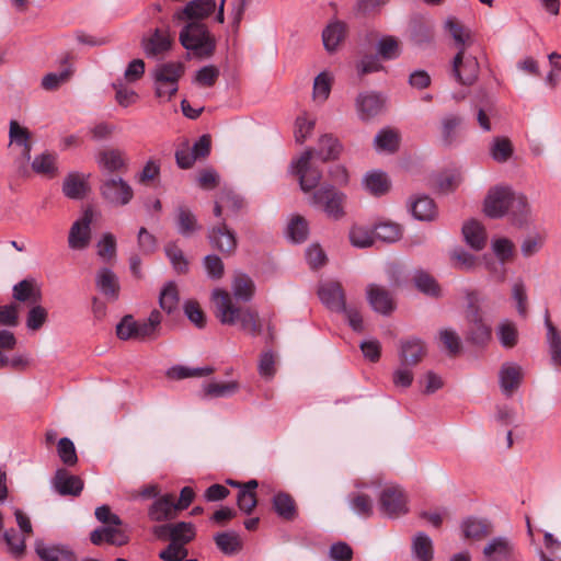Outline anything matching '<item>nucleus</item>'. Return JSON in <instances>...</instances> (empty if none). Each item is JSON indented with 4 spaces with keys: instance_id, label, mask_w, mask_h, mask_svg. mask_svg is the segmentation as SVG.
Segmentation results:
<instances>
[{
    "instance_id": "f257e3e1",
    "label": "nucleus",
    "mask_w": 561,
    "mask_h": 561,
    "mask_svg": "<svg viewBox=\"0 0 561 561\" xmlns=\"http://www.w3.org/2000/svg\"><path fill=\"white\" fill-rule=\"evenodd\" d=\"M215 316L221 324L236 325L240 330L256 336L262 332L259 313L250 308L238 307L232 296L225 289L216 288L211 293Z\"/></svg>"
},
{
    "instance_id": "f03ea898",
    "label": "nucleus",
    "mask_w": 561,
    "mask_h": 561,
    "mask_svg": "<svg viewBox=\"0 0 561 561\" xmlns=\"http://www.w3.org/2000/svg\"><path fill=\"white\" fill-rule=\"evenodd\" d=\"M183 23L185 24L179 34L181 45L197 57H210L215 51L216 41L207 25L198 21H184Z\"/></svg>"
},
{
    "instance_id": "7ed1b4c3",
    "label": "nucleus",
    "mask_w": 561,
    "mask_h": 561,
    "mask_svg": "<svg viewBox=\"0 0 561 561\" xmlns=\"http://www.w3.org/2000/svg\"><path fill=\"white\" fill-rule=\"evenodd\" d=\"M171 539L169 546L159 553L163 561H196L185 560L188 554L186 545L195 537V527L192 523L180 522L171 524Z\"/></svg>"
},
{
    "instance_id": "20e7f679",
    "label": "nucleus",
    "mask_w": 561,
    "mask_h": 561,
    "mask_svg": "<svg viewBox=\"0 0 561 561\" xmlns=\"http://www.w3.org/2000/svg\"><path fill=\"white\" fill-rule=\"evenodd\" d=\"M310 203L314 206H321L325 215L334 220H339L345 215L346 195L330 184L314 191Z\"/></svg>"
},
{
    "instance_id": "39448f33",
    "label": "nucleus",
    "mask_w": 561,
    "mask_h": 561,
    "mask_svg": "<svg viewBox=\"0 0 561 561\" xmlns=\"http://www.w3.org/2000/svg\"><path fill=\"white\" fill-rule=\"evenodd\" d=\"M100 194L105 202L115 207L128 205L134 198V188L119 175H107L102 180Z\"/></svg>"
},
{
    "instance_id": "423d86ee",
    "label": "nucleus",
    "mask_w": 561,
    "mask_h": 561,
    "mask_svg": "<svg viewBox=\"0 0 561 561\" xmlns=\"http://www.w3.org/2000/svg\"><path fill=\"white\" fill-rule=\"evenodd\" d=\"M140 44L147 57L164 55L171 50L174 44V37L171 33L170 25L163 22L161 26L150 30L141 37Z\"/></svg>"
},
{
    "instance_id": "0eeeda50",
    "label": "nucleus",
    "mask_w": 561,
    "mask_h": 561,
    "mask_svg": "<svg viewBox=\"0 0 561 561\" xmlns=\"http://www.w3.org/2000/svg\"><path fill=\"white\" fill-rule=\"evenodd\" d=\"M313 157L314 150L309 148L291 162L293 172L298 176L300 188L305 193L314 190L322 178V172L311 163Z\"/></svg>"
},
{
    "instance_id": "6e6552de",
    "label": "nucleus",
    "mask_w": 561,
    "mask_h": 561,
    "mask_svg": "<svg viewBox=\"0 0 561 561\" xmlns=\"http://www.w3.org/2000/svg\"><path fill=\"white\" fill-rule=\"evenodd\" d=\"M515 191L507 185H496L489 190L483 210L490 218L497 219L506 216Z\"/></svg>"
},
{
    "instance_id": "1a4fd4ad",
    "label": "nucleus",
    "mask_w": 561,
    "mask_h": 561,
    "mask_svg": "<svg viewBox=\"0 0 561 561\" xmlns=\"http://www.w3.org/2000/svg\"><path fill=\"white\" fill-rule=\"evenodd\" d=\"M480 66L477 58L459 49L451 62V75L462 85H472L479 77Z\"/></svg>"
},
{
    "instance_id": "9d476101",
    "label": "nucleus",
    "mask_w": 561,
    "mask_h": 561,
    "mask_svg": "<svg viewBox=\"0 0 561 561\" xmlns=\"http://www.w3.org/2000/svg\"><path fill=\"white\" fill-rule=\"evenodd\" d=\"M379 508L390 518L407 514L409 508L404 491L398 485L386 486L379 495Z\"/></svg>"
},
{
    "instance_id": "9b49d317",
    "label": "nucleus",
    "mask_w": 561,
    "mask_h": 561,
    "mask_svg": "<svg viewBox=\"0 0 561 561\" xmlns=\"http://www.w3.org/2000/svg\"><path fill=\"white\" fill-rule=\"evenodd\" d=\"M216 11L215 0H191L182 9L176 10L172 20L174 23L184 21L203 22Z\"/></svg>"
},
{
    "instance_id": "f8f14e48",
    "label": "nucleus",
    "mask_w": 561,
    "mask_h": 561,
    "mask_svg": "<svg viewBox=\"0 0 561 561\" xmlns=\"http://www.w3.org/2000/svg\"><path fill=\"white\" fill-rule=\"evenodd\" d=\"M95 160L100 170L108 175L127 171L129 164L126 151L114 147L99 151Z\"/></svg>"
},
{
    "instance_id": "ddd939ff",
    "label": "nucleus",
    "mask_w": 561,
    "mask_h": 561,
    "mask_svg": "<svg viewBox=\"0 0 561 561\" xmlns=\"http://www.w3.org/2000/svg\"><path fill=\"white\" fill-rule=\"evenodd\" d=\"M93 211L88 208L82 217L72 224L68 236V245L71 250L81 251L89 247Z\"/></svg>"
},
{
    "instance_id": "4468645a",
    "label": "nucleus",
    "mask_w": 561,
    "mask_h": 561,
    "mask_svg": "<svg viewBox=\"0 0 561 561\" xmlns=\"http://www.w3.org/2000/svg\"><path fill=\"white\" fill-rule=\"evenodd\" d=\"M465 126V117L459 113L445 114L439 121V141L444 147L455 146Z\"/></svg>"
},
{
    "instance_id": "2eb2a0df",
    "label": "nucleus",
    "mask_w": 561,
    "mask_h": 561,
    "mask_svg": "<svg viewBox=\"0 0 561 561\" xmlns=\"http://www.w3.org/2000/svg\"><path fill=\"white\" fill-rule=\"evenodd\" d=\"M467 340L476 345H484L491 340V328L483 322L479 309L470 306L467 314Z\"/></svg>"
},
{
    "instance_id": "dca6fc26",
    "label": "nucleus",
    "mask_w": 561,
    "mask_h": 561,
    "mask_svg": "<svg viewBox=\"0 0 561 561\" xmlns=\"http://www.w3.org/2000/svg\"><path fill=\"white\" fill-rule=\"evenodd\" d=\"M207 237L210 245L222 254L230 255L234 253L238 244L237 237L234 231L227 227L226 222L210 228Z\"/></svg>"
},
{
    "instance_id": "f3484780",
    "label": "nucleus",
    "mask_w": 561,
    "mask_h": 561,
    "mask_svg": "<svg viewBox=\"0 0 561 561\" xmlns=\"http://www.w3.org/2000/svg\"><path fill=\"white\" fill-rule=\"evenodd\" d=\"M524 379V370L520 365L512 362L504 363L499 370V383L503 394L512 397L519 388Z\"/></svg>"
},
{
    "instance_id": "a211bd4d",
    "label": "nucleus",
    "mask_w": 561,
    "mask_h": 561,
    "mask_svg": "<svg viewBox=\"0 0 561 561\" xmlns=\"http://www.w3.org/2000/svg\"><path fill=\"white\" fill-rule=\"evenodd\" d=\"M483 561H515L514 543L506 537H495L483 548Z\"/></svg>"
},
{
    "instance_id": "6ab92c4d",
    "label": "nucleus",
    "mask_w": 561,
    "mask_h": 561,
    "mask_svg": "<svg viewBox=\"0 0 561 561\" xmlns=\"http://www.w3.org/2000/svg\"><path fill=\"white\" fill-rule=\"evenodd\" d=\"M53 486L60 495L78 496L83 490V480L69 473L66 469H57L53 479Z\"/></svg>"
},
{
    "instance_id": "aec40b11",
    "label": "nucleus",
    "mask_w": 561,
    "mask_h": 561,
    "mask_svg": "<svg viewBox=\"0 0 561 561\" xmlns=\"http://www.w3.org/2000/svg\"><path fill=\"white\" fill-rule=\"evenodd\" d=\"M321 301L331 310L340 312L345 309V293L339 282L323 283L318 290Z\"/></svg>"
},
{
    "instance_id": "412c9836",
    "label": "nucleus",
    "mask_w": 561,
    "mask_h": 561,
    "mask_svg": "<svg viewBox=\"0 0 561 561\" xmlns=\"http://www.w3.org/2000/svg\"><path fill=\"white\" fill-rule=\"evenodd\" d=\"M35 552L42 561H78L76 553L64 545H47L36 540Z\"/></svg>"
},
{
    "instance_id": "4be33fe9",
    "label": "nucleus",
    "mask_w": 561,
    "mask_h": 561,
    "mask_svg": "<svg viewBox=\"0 0 561 561\" xmlns=\"http://www.w3.org/2000/svg\"><path fill=\"white\" fill-rule=\"evenodd\" d=\"M95 286L107 300L115 301L118 299L119 279L111 268L102 267L96 272Z\"/></svg>"
},
{
    "instance_id": "5701e85b",
    "label": "nucleus",
    "mask_w": 561,
    "mask_h": 561,
    "mask_svg": "<svg viewBox=\"0 0 561 561\" xmlns=\"http://www.w3.org/2000/svg\"><path fill=\"white\" fill-rule=\"evenodd\" d=\"M178 512L174 496L164 494L156 499L149 506L148 517L152 522H164L174 518Z\"/></svg>"
},
{
    "instance_id": "b1692460",
    "label": "nucleus",
    "mask_w": 561,
    "mask_h": 561,
    "mask_svg": "<svg viewBox=\"0 0 561 561\" xmlns=\"http://www.w3.org/2000/svg\"><path fill=\"white\" fill-rule=\"evenodd\" d=\"M367 300L371 308L379 313L389 314L394 309L390 293L376 284H370L366 289Z\"/></svg>"
},
{
    "instance_id": "393cba45",
    "label": "nucleus",
    "mask_w": 561,
    "mask_h": 561,
    "mask_svg": "<svg viewBox=\"0 0 561 561\" xmlns=\"http://www.w3.org/2000/svg\"><path fill=\"white\" fill-rule=\"evenodd\" d=\"M531 209L527 197L522 193H514L506 216L515 226L522 227L530 220Z\"/></svg>"
},
{
    "instance_id": "a878e982",
    "label": "nucleus",
    "mask_w": 561,
    "mask_h": 561,
    "mask_svg": "<svg viewBox=\"0 0 561 561\" xmlns=\"http://www.w3.org/2000/svg\"><path fill=\"white\" fill-rule=\"evenodd\" d=\"M13 298L27 305H36L42 300L41 286L34 278H25L13 286Z\"/></svg>"
},
{
    "instance_id": "bb28decb",
    "label": "nucleus",
    "mask_w": 561,
    "mask_h": 561,
    "mask_svg": "<svg viewBox=\"0 0 561 561\" xmlns=\"http://www.w3.org/2000/svg\"><path fill=\"white\" fill-rule=\"evenodd\" d=\"M385 100L377 93H362L357 96L356 106L362 119H370L383 108Z\"/></svg>"
},
{
    "instance_id": "cd10ccee",
    "label": "nucleus",
    "mask_w": 561,
    "mask_h": 561,
    "mask_svg": "<svg viewBox=\"0 0 561 561\" xmlns=\"http://www.w3.org/2000/svg\"><path fill=\"white\" fill-rule=\"evenodd\" d=\"M175 226L178 232L190 238L202 229L195 214L186 206L180 205L175 210Z\"/></svg>"
},
{
    "instance_id": "c85d7f7f",
    "label": "nucleus",
    "mask_w": 561,
    "mask_h": 561,
    "mask_svg": "<svg viewBox=\"0 0 561 561\" xmlns=\"http://www.w3.org/2000/svg\"><path fill=\"white\" fill-rule=\"evenodd\" d=\"M462 234L466 243L473 250L480 251L485 247L486 232L477 220H469L462 226Z\"/></svg>"
},
{
    "instance_id": "c756f323",
    "label": "nucleus",
    "mask_w": 561,
    "mask_h": 561,
    "mask_svg": "<svg viewBox=\"0 0 561 561\" xmlns=\"http://www.w3.org/2000/svg\"><path fill=\"white\" fill-rule=\"evenodd\" d=\"M424 354V343L419 339H412L401 343L400 359L403 366H415L422 360Z\"/></svg>"
},
{
    "instance_id": "7c9ffc66",
    "label": "nucleus",
    "mask_w": 561,
    "mask_h": 561,
    "mask_svg": "<svg viewBox=\"0 0 561 561\" xmlns=\"http://www.w3.org/2000/svg\"><path fill=\"white\" fill-rule=\"evenodd\" d=\"M184 73L182 62H165L159 65L154 70V81L167 82L172 89H179V80Z\"/></svg>"
},
{
    "instance_id": "2f4dec72",
    "label": "nucleus",
    "mask_w": 561,
    "mask_h": 561,
    "mask_svg": "<svg viewBox=\"0 0 561 561\" xmlns=\"http://www.w3.org/2000/svg\"><path fill=\"white\" fill-rule=\"evenodd\" d=\"M10 144L22 148V156L25 160L31 159L32 144L31 133L26 127L21 126L16 121L10 122L9 127Z\"/></svg>"
},
{
    "instance_id": "473e14b6",
    "label": "nucleus",
    "mask_w": 561,
    "mask_h": 561,
    "mask_svg": "<svg viewBox=\"0 0 561 561\" xmlns=\"http://www.w3.org/2000/svg\"><path fill=\"white\" fill-rule=\"evenodd\" d=\"M545 325L551 363L556 367H561V332L552 324L548 313H546Z\"/></svg>"
},
{
    "instance_id": "72a5a7b5",
    "label": "nucleus",
    "mask_w": 561,
    "mask_h": 561,
    "mask_svg": "<svg viewBox=\"0 0 561 561\" xmlns=\"http://www.w3.org/2000/svg\"><path fill=\"white\" fill-rule=\"evenodd\" d=\"M318 145L319 149L314 150V156L323 162L337 159L343 150L339 139L328 134L319 138Z\"/></svg>"
},
{
    "instance_id": "f704fd0d",
    "label": "nucleus",
    "mask_w": 561,
    "mask_h": 561,
    "mask_svg": "<svg viewBox=\"0 0 561 561\" xmlns=\"http://www.w3.org/2000/svg\"><path fill=\"white\" fill-rule=\"evenodd\" d=\"M88 191L84 175L77 172L69 173L62 184V193L71 199L83 198Z\"/></svg>"
},
{
    "instance_id": "c9c22d12",
    "label": "nucleus",
    "mask_w": 561,
    "mask_h": 561,
    "mask_svg": "<svg viewBox=\"0 0 561 561\" xmlns=\"http://www.w3.org/2000/svg\"><path fill=\"white\" fill-rule=\"evenodd\" d=\"M32 169L42 176L55 178L58 174L57 154L45 151L36 156L32 161Z\"/></svg>"
},
{
    "instance_id": "e433bc0d",
    "label": "nucleus",
    "mask_w": 561,
    "mask_h": 561,
    "mask_svg": "<svg viewBox=\"0 0 561 561\" xmlns=\"http://www.w3.org/2000/svg\"><path fill=\"white\" fill-rule=\"evenodd\" d=\"M162 316L152 310L147 319L138 320V341L154 340L159 335Z\"/></svg>"
},
{
    "instance_id": "4c0bfd02",
    "label": "nucleus",
    "mask_w": 561,
    "mask_h": 561,
    "mask_svg": "<svg viewBox=\"0 0 561 561\" xmlns=\"http://www.w3.org/2000/svg\"><path fill=\"white\" fill-rule=\"evenodd\" d=\"M461 529L465 538L472 540H482L492 531L491 525L486 520L474 517L465 519Z\"/></svg>"
},
{
    "instance_id": "58836bf2",
    "label": "nucleus",
    "mask_w": 561,
    "mask_h": 561,
    "mask_svg": "<svg viewBox=\"0 0 561 561\" xmlns=\"http://www.w3.org/2000/svg\"><path fill=\"white\" fill-rule=\"evenodd\" d=\"M231 290L233 298L248 302L254 295L255 285L252 278L247 274H237L232 280Z\"/></svg>"
},
{
    "instance_id": "ea45409f",
    "label": "nucleus",
    "mask_w": 561,
    "mask_h": 561,
    "mask_svg": "<svg viewBox=\"0 0 561 561\" xmlns=\"http://www.w3.org/2000/svg\"><path fill=\"white\" fill-rule=\"evenodd\" d=\"M411 211L414 218L423 221H431L437 215L434 201L428 196H419L411 203Z\"/></svg>"
},
{
    "instance_id": "a19ab883",
    "label": "nucleus",
    "mask_w": 561,
    "mask_h": 561,
    "mask_svg": "<svg viewBox=\"0 0 561 561\" xmlns=\"http://www.w3.org/2000/svg\"><path fill=\"white\" fill-rule=\"evenodd\" d=\"M346 34V24L341 21L330 23L322 33L323 45L327 50L333 51L344 39Z\"/></svg>"
},
{
    "instance_id": "79ce46f5",
    "label": "nucleus",
    "mask_w": 561,
    "mask_h": 561,
    "mask_svg": "<svg viewBox=\"0 0 561 561\" xmlns=\"http://www.w3.org/2000/svg\"><path fill=\"white\" fill-rule=\"evenodd\" d=\"M217 548L227 556L238 553L242 549V540L236 531L218 533L214 536Z\"/></svg>"
},
{
    "instance_id": "37998d69",
    "label": "nucleus",
    "mask_w": 561,
    "mask_h": 561,
    "mask_svg": "<svg viewBox=\"0 0 561 561\" xmlns=\"http://www.w3.org/2000/svg\"><path fill=\"white\" fill-rule=\"evenodd\" d=\"M363 183L365 188L374 196L385 195L390 188L388 176L381 171L368 172Z\"/></svg>"
},
{
    "instance_id": "c03bdc74",
    "label": "nucleus",
    "mask_w": 561,
    "mask_h": 561,
    "mask_svg": "<svg viewBox=\"0 0 561 561\" xmlns=\"http://www.w3.org/2000/svg\"><path fill=\"white\" fill-rule=\"evenodd\" d=\"M273 508L280 518L286 520H293L297 515L296 503L288 493L279 492L275 494Z\"/></svg>"
},
{
    "instance_id": "a18cd8bd",
    "label": "nucleus",
    "mask_w": 561,
    "mask_h": 561,
    "mask_svg": "<svg viewBox=\"0 0 561 561\" xmlns=\"http://www.w3.org/2000/svg\"><path fill=\"white\" fill-rule=\"evenodd\" d=\"M213 373L214 368L210 366L191 368L183 365H174L167 370L165 375L169 379L182 380L186 378L208 376Z\"/></svg>"
},
{
    "instance_id": "49530a36",
    "label": "nucleus",
    "mask_w": 561,
    "mask_h": 561,
    "mask_svg": "<svg viewBox=\"0 0 561 561\" xmlns=\"http://www.w3.org/2000/svg\"><path fill=\"white\" fill-rule=\"evenodd\" d=\"M415 287L423 294L431 297L440 296V287L436 279L425 271H416L413 276Z\"/></svg>"
},
{
    "instance_id": "de8ad7c7",
    "label": "nucleus",
    "mask_w": 561,
    "mask_h": 561,
    "mask_svg": "<svg viewBox=\"0 0 561 561\" xmlns=\"http://www.w3.org/2000/svg\"><path fill=\"white\" fill-rule=\"evenodd\" d=\"M445 30L454 38L458 50H466L467 44L470 42V32L465 28L455 18H448L444 23Z\"/></svg>"
},
{
    "instance_id": "09e8293b",
    "label": "nucleus",
    "mask_w": 561,
    "mask_h": 561,
    "mask_svg": "<svg viewBox=\"0 0 561 561\" xmlns=\"http://www.w3.org/2000/svg\"><path fill=\"white\" fill-rule=\"evenodd\" d=\"M164 252L176 273L186 274L188 272V261L175 242L167 243Z\"/></svg>"
},
{
    "instance_id": "8fccbe9b",
    "label": "nucleus",
    "mask_w": 561,
    "mask_h": 561,
    "mask_svg": "<svg viewBox=\"0 0 561 561\" xmlns=\"http://www.w3.org/2000/svg\"><path fill=\"white\" fill-rule=\"evenodd\" d=\"M3 540L8 546L9 552L14 558H21L24 556L25 552V540L26 535L19 534L14 528L7 529L3 533Z\"/></svg>"
},
{
    "instance_id": "3c124183",
    "label": "nucleus",
    "mask_w": 561,
    "mask_h": 561,
    "mask_svg": "<svg viewBox=\"0 0 561 561\" xmlns=\"http://www.w3.org/2000/svg\"><path fill=\"white\" fill-rule=\"evenodd\" d=\"M308 234V221L302 216H294L287 227V237L295 243H301L307 240Z\"/></svg>"
},
{
    "instance_id": "603ef678",
    "label": "nucleus",
    "mask_w": 561,
    "mask_h": 561,
    "mask_svg": "<svg viewBox=\"0 0 561 561\" xmlns=\"http://www.w3.org/2000/svg\"><path fill=\"white\" fill-rule=\"evenodd\" d=\"M413 552L419 561H431L433 558V545L431 538L419 533L413 540Z\"/></svg>"
},
{
    "instance_id": "864d4df0",
    "label": "nucleus",
    "mask_w": 561,
    "mask_h": 561,
    "mask_svg": "<svg viewBox=\"0 0 561 561\" xmlns=\"http://www.w3.org/2000/svg\"><path fill=\"white\" fill-rule=\"evenodd\" d=\"M497 336L503 347H514L518 341V332L516 325L508 320L502 321L497 327Z\"/></svg>"
},
{
    "instance_id": "5fc2aeb1",
    "label": "nucleus",
    "mask_w": 561,
    "mask_h": 561,
    "mask_svg": "<svg viewBox=\"0 0 561 561\" xmlns=\"http://www.w3.org/2000/svg\"><path fill=\"white\" fill-rule=\"evenodd\" d=\"M377 150L394 152L399 147V134L391 129H383L375 137Z\"/></svg>"
},
{
    "instance_id": "6e6d98bb",
    "label": "nucleus",
    "mask_w": 561,
    "mask_h": 561,
    "mask_svg": "<svg viewBox=\"0 0 561 561\" xmlns=\"http://www.w3.org/2000/svg\"><path fill=\"white\" fill-rule=\"evenodd\" d=\"M116 335L123 341H138V320L130 314L125 316L116 325Z\"/></svg>"
},
{
    "instance_id": "4d7b16f0",
    "label": "nucleus",
    "mask_w": 561,
    "mask_h": 561,
    "mask_svg": "<svg viewBox=\"0 0 561 561\" xmlns=\"http://www.w3.org/2000/svg\"><path fill=\"white\" fill-rule=\"evenodd\" d=\"M159 302L160 307L168 313H171L178 308L179 293L175 283L169 282L165 284L160 293Z\"/></svg>"
},
{
    "instance_id": "13d9d810",
    "label": "nucleus",
    "mask_w": 561,
    "mask_h": 561,
    "mask_svg": "<svg viewBox=\"0 0 561 561\" xmlns=\"http://www.w3.org/2000/svg\"><path fill=\"white\" fill-rule=\"evenodd\" d=\"M450 260L455 268L467 272L473 271L478 264V259L462 249L454 250L450 253Z\"/></svg>"
},
{
    "instance_id": "bf43d9fd",
    "label": "nucleus",
    "mask_w": 561,
    "mask_h": 561,
    "mask_svg": "<svg viewBox=\"0 0 561 561\" xmlns=\"http://www.w3.org/2000/svg\"><path fill=\"white\" fill-rule=\"evenodd\" d=\"M490 153L496 162H506L513 154V146L507 138L497 137L491 145Z\"/></svg>"
},
{
    "instance_id": "052dcab7",
    "label": "nucleus",
    "mask_w": 561,
    "mask_h": 561,
    "mask_svg": "<svg viewBox=\"0 0 561 561\" xmlns=\"http://www.w3.org/2000/svg\"><path fill=\"white\" fill-rule=\"evenodd\" d=\"M375 238L388 243L396 242L401 237L400 226L393 222H380L375 226Z\"/></svg>"
},
{
    "instance_id": "680f3d73",
    "label": "nucleus",
    "mask_w": 561,
    "mask_h": 561,
    "mask_svg": "<svg viewBox=\"0 0 561 561\" xmlns=\"http://www.w3.org/2000/svg\"><path fill=\"white\" fill-rule=\"evenodd\" d=\"M238 390L239 383L237 381L209 382L204 387L205 394L211 398L228 397Z\"/></svg>"
},
{
    "instance_id": "e2e57ef3",
    "label": "nucleus",
    "mask_w": 561,
    "mask_h": 561,
    "mask_svg": "<svg viewBox=\"0 0 561 561\" xmlns=\"http://www.w3.org/2000/svg\"><path fill=\"white\" fill-rule=\"evenodd\" d=\"M375 239L374 231L365 227L354 226L350 230V241L356 248L371 247Z\"/></svg>"
},
{
    "instance_id": "0e129e2a",
    "label": "nucleus",
    "mask_w": 561,
    "mask_h": 561,
    "mask_svg": "<svg viewBox=\"0 0 561 561\" xmlns=\"http://www.w3.org/2000/svg\"><path fill=\"white\" fill-rule=\"evenodd\" d=\"M350 506L357 515L368 518L373 515L374 506L373 500L362 493H357L351 496Z\"/></svg>"
},
{
    "instance_id": "69168bd1",
    "label": "nucleus",
    "mask_w": 561,
    "mask_h": 561,
    "mask_svg": "<svg viewBox=\"0 0 561 561\" xmlns=\"http://www.w3.org/2000/svg\"><path fill=\"white\" fill-rule=\"evenodd\" d=\"M439 341L450 356L457 355L461 350V341L455 330L442 329L438 333Z\"/></svg>"
},
{
    "instance_id": "338daca9",
    "label": "nucleus",
    "mask_w": 561,
    "mask_h": 561,
    "mask_svg": "<svg viewBox=\"0 0 561 561\" xmlns=\"http://www.w3.org/2000/svg\"><path fill=\"white\" fill-rule=\"evenodd\" d=\"M57 453L66 466H75L78 462L76 447L71 439L64 437L58 440Z\"/></svg>"
},
{
    "instance_id": "774afa93",
    "label": "nucleus",
    "mask_w": 561,
    "mask_h": 561,
    "mask_svg": "<svg viewBox=\"0 0 561 561\" xmlns=\"http://www.w3.org/2000/svg\"><path fill=\"white\" fill-rule=\"evenodd\" d=\"M378 54L387 60L394 59L400 55L399 42L393 36H385L377 43Z\"/></svg>"
}]
</instances>
